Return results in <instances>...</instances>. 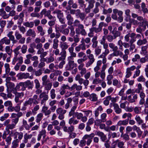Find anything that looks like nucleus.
I'll return each mask as SVG.
<instances>
[{
	"mask_svg": "<svg viewBox=\"0 0 148 148\" xmlns=\"http://www.w3.org/2000/svg\"><path fill=\"white\" fill-rule=\"evenodd\" d=\"M15 125L13 123L10 124L8 126L6 127L5 129L6 130L8 131L12 130L15 127Z\"/></svg>",
	"mask_w": 148,
	"mask_h": 148,
	"instance_id": "obj_64",
	"label": "nucleus"
},
{
	"mask_svg": "<svg viewBox=\"0 0 148 148\" xmlns=\"http://www.w3.org/2000/svg\"><path fill=\"white\" fill-rule=\"evenodd\" d=\"M114 143L118 144V146L120 148H124V143L123 142L120 141L119 140H117L114 142Z\"/></svg>",
	"mask_w": 148,
	"mask_h": 148,
	"instance_id": "obj_57",
	"label": "nucleus"
},
{
	"mask_svg": "<svg viewBox=\"0 0 148 148\" xmlns=\"http://www.w3.org/2000/svg\"><path fill=\"white\" fill-rule=\"evenodd\" d=\"M93 32L95 33H98L101 32L102 30L99 27H93L90 28Z\"/></svg>",
	"mask_w": 148,
	"mask_h": 148,
	"instance_id": "obj_62",
	"label": "nucleus"
},
{
	"mask_svg": "<svg viewBox=\"0 0 148 148\" xmlns=\"http://www.w3.org/2000/svg\"><path fill=\"white\" fill-rule=\"evenodd\" d=\"M78 28L76 29L75 31L77 34H81L83 36H85L86 34V32L84 29V25L82 24Z\"/></svg>",
	"mask_w": 148,
	"mask_h": 148,
	"instance_id": "obj_9",
	"label": "nucleus"
},
{
	"mask_svg": "<svg viewBox=\"0 0 148 148\" xmlns=\"http://www.w3.org/2000/svg\"><path fill=\"white\" fill-rule=\"evenodd\" d=\"M14 136L15 139H17L20 141L23 137V134L21 132H16L14 133Z\"/></svg>",
	"mask_w": 148,
	"mask_h": 148,
	"instance_id": "obj_20",
	"label": "nucleus"
},
{
	"mask_svg": "<svg viewBox=\"0 0 148 148\" xmlns=\"http://www.w3.org/2000/svg\"><path fill=\"white\" fill-rule=\"evenodd\" d=\"M10 39L6 37H4L0 40V44L8 45L10 44Z\"/></svg>",
	"mask_w": 148,
	"mask_h": 148,
	"instance_id": "obj_18",
	"label": "nucleus"
},
{
	"mask_svg": "<svg viewBox=\"0 0 148 148\" xmlns=\"http://www.w3.org/2000/svg\"><path fill=\"white\" fill-rule=\"evenodd\" d=\"M95 48V54L96 56H98L101 53V49L99 47H97Z\"/></svg>",
	"mask_w": 148,
	"mask_h": 148,
	"instance_id": "obj_55",
	"label": "nucleus"
},
{
	"mask_svg": "<svg viewBox=\"0 0 148 148\" xmlns=\"http://www.w3.org/2000/svg\"><path fill=\"white\" fill-rule=\"evenodd\" d=\"M78 28L76 29L75 31L77 34H81L83 36H85L86 34V32L84 29V25L82 24Z\"/></svg>",
	"mask_w": 148,
	"mask_h": 148,
	"instance_id": "obj_10",
	"label": "nucleus"
},
{
	"mask_svg": "<svg viewBox=\"0 0 148 148\" xmlns=\"http://www.w3.org/2000/svg\"><path fill=\"white\" fill-rule=\"evenodd\" d=\"M4 66L6 74H8L10 71V67L9 64L7 63H5L4 64Z\"/></svg>",
	"mask_w": 148,
	"mask_h": 148,
	"instance_id": "obj_52",
	"label": "nucleus"
},
{
	"mask_svg": "<svg viewBox=\"0 0 148 148\" xmlns=\"http://www.w3.org/2000/svg\"><path fill=\"white\" fill-rule=\"evenodd\" d=\"M89 99L91 101H96L97 100L96 95L95 93H92L90 95Z\"/></svg>",
	"mask_w": 148,
	"mask_h": 148,
	"instance_id": "obj_48",
	"label": "nucleus"
},
{
	"mask_svg": "<svg viewBox=\"0 0 148 148\" xmlns=\"http://www.w3.org/2000/svg\"><path fill=\"white\" fill-rule=\"evenodd\" d=\"M46 131L45 130H42L39 132V134L38 135L37 140L38 141L40 140L41 137L42 136L44 138H45L46 137Z\"/></svg>",
	"mask_w": 148,
	"mask_h": 148,
	"instance_id": "obj_21",
	"label": "nucleus"
},
{
	"mask_svg": "<svg viewBox=\"0 0 148 148\" xmlns=\"http://www.w3.org/2000/svg\"><path fill=\"white\" fill-rule=\"evenodd\" d=\"M26 35L27 36H31L34 38L36 36V34L34 30L30 28L27 32Z\"/></svg>",
	"mask_w": 148,
	"mask_h": 148,
	"instance_id": "obj_19",
	"label": "nucleus"
},
{
	"mask_svg": "<svg viewBox=\"0 0 148 148\" xmlns=\"http://www.w3.org/2000/svg\"><path fill=\"white\" fill-rule=\"evenodd\" d=\"M23 57L20 54L18 56L14 57L13 59L12 63L13 65H14L16 62L18 61L17 63L22 64L23 62Z\"/></svg>",
	"mask_w": 148,
	"mask_h": 148,
	"instance_id": "obj_13",
	"label": "nucleus"
},
{
	"mask_svg": "<svg viewBox=\"0 0 148 148\" xmlns=\"http://www.w3.org/2000/svg\"><path fill=\"white\" fill-rule=\"evenodd\" d=\"M19 142V140L16 139L14 140L12 143V148H16L18 146V143Z\"/></svg>",
	"mask_w": 148,
	"mask_h": 148,
	"instance_id": "obj_56",
	"label": "nucleus"
},
{
	"mask_svg": "<svg viewBox=\"0 0 148 148\" xmlns=\"http://www.w3.org/2000/svg\"><path fill=\"white\" fill-rule=\"evenodd\" d=\"M135 119L139 125H140L143 123V120L141 119L140 117L139 116L137 115L135 118Z\"/></svg>",
	"mask_w": 148,
	"mask_h": 148,
	"instance_id": "obj_58",
	"label": "nucleus"
},
{
	"mask_svg": "<svg viewBox=\"0 0 148 148\" xmlns=\"http://www.w3.org/2000/svg\"><path fill=\"white\" fill-rule=\"evenodd\" d=\"M82 87L81 85H77L76 84H74L71 87V90H73L75 89L77 91H80L82 90Z\"/></svg>",
	"mask_w": 148,
	"mask_h": 148,
	"instance_id": "obj_22",
	"label": "nucleus"
},
{
	"mask_svg": "<svg viewBox=\"0 0 148 148\" xmlns=\"http://www.w3.org/2000/svg\"><path fill=\"white\" fill-rule=\"evenodd\" d=\"M67 26V24L61 25L60 27H58V29L60 30V32L64 35H68L69 32V29L68 28H65Z\"/></svg>",
	"mask_w": 148,
	"mask_h": 148,
	"instance_id": "obj_7",
	"label": "nucleus"
},
{
	"mask_svg": "<svg viewBox=\"0 0 148 148\" xmlns=\"http://www.w3.org/2000/svg\"><path fill=\"white\" fill-rule=\"evenodd\" d=\"M147 43V41L146 39L144 38L143 40L139 39L138 40L137 44L138 46H141L146 44Z\"/></svg>",
	"mask_w": 148,
	"mask_h": 148,
	"instance_id": "obj_32",
	"label": "nucleus"
},
{
	"mask_svg": "<svg viewBox=\"0 0 148 148\" xmlns=\"http://www.w3.org/2000/svg\"><path fill=\"white\" fill-rule=\"evenodd\" d=\"M56 108V107L55 106H51L50 108V110H48L47 107L45 106H44L42 108L41 111L43 113H44L46 116H47L48 117H49V114L51 113V111L52 112H54Z\"/></svg>",
	"mask_w": 148,
	"mask_h": 148,
	"instance_id": "obj_2",
	"label": "nucleus"
},
{
	"mask_svg": "<svg viewBox=\"0 0 148 148\" xmlns=\"http://www.w3.org/2000/svg\"><path fill=\"white\" fill-rule=\"evenodd\" d=\"M23 114L21 112H18L17 113H13L11 114V117L13 118L12 119V123L15 126L18 122L19 118L22 116Z\"/></svg>",
	"mask_w": 148,
	"mask_h": 148,
	"instance_id": "obj_3",
	"label": "nucleus"
},
{
	"mask_svg": "<svg viewBox=\"0 0 148 148\" xmlns=\"http://www.w3.org/2000/svg\"><path fill=\"white\" fill-rule=\"evenodd\" d=\"M23 25L27 27L32 28L34 26V23L33 21L26 22L23 23Z\"/></svg>",
	"mask_w": 148,
	"mask_h": 148,
	"instance_id": "obj_39",
	"label": "nucleus"
},
{
	"mask_svg": "<svg viewBox=\"0 0 148 148\" xmlns=\"http://www.w3.org/2000/svg\"><path fill=\"white\" fill-rule=\"evenodd\" d=\"M140 96L141 99L139 102V104L140 105H142L145 103V93L143 92H141L140 93Z\"/></svg>",
	"mask_w": 148,
	"mask_h": 148,
	"instance_id": "obj_24",
	"label": "nucleus"
},
{
	"mask_svg": "<svg viewBox=\"0 0 148 148\" xmlns=\"http://www.w3.org/2000/svg\"><path fill=\"white\" fill-rule=\"evenodd\" d=\"M42 40L40 39V38L38 37L36 38L35 40V42L37 44L40 43V42L41 43H44L45 42V39L44 37L42 38Z\"/></svg>",
	"mask_w": 148,
	"mask_h": 148,
	"instance_id": "obj_47",
	"label": "nucleus"
},
{
	"mask_svg": "<svg viewBox=\"0 0 148 148\" xmlns=\"http://www.w3.org/2000/svg\"><path fill=\"white\" fill-rule=\"evenodd\" d=\"M148 47L147 46H145L142 47L140 53V54L144 56L145 55L148 53V51L147 50Z\"/></svg>",
	"mask_w": 148,
	"mask_h": 148,
	"instance_id": "obj_26",
	"label": "nucleus"
},
{
	"mask_svg": "<svg viewBox=\"0 0 148 148\" xmlns=\"http://www.w3.org/2000/svg\"><path fill=\"white\" fill-rule=\"evenodd\" d=\"M59 40L55 38L53 40V49L58 48V47Z\"/></svg>",
	"mask_w": 148,
	"mask_h": 148,
	"instance_id": "obj_50",
	"label": "nucleus"
},
{
	"mask_svg": "<svg viewBox=\"0 0 148 148\" xmlns=\"http://www.w3.org/2000/svg\"><path fill=\"white\" fill-rule=\"evenodd\" d=\"M58 27H55V31L56 32V33H55V38L58 39L61 36V34L59 32H60V30L58 29Z\"/></svg>",
	"mask_w": 148,
	"mask_h": 148,
	"instance_id": "obj_49",
	"label": "nucleus"
},
{
	"mask_svg": "<svg viewBox=\"0 0 148 148\" xmlns=\"http://www.w3.org/2000/svg\"><path fill=\"white\" fill-rule=\"evenodd\" d=\"M65 12L66 13V17L67 21V25L69 26L73 24V18L69 13V12L66 11Z\"/></svg>",
	"mask_w": 148,
	"mask_h": 148,
	"instance_id": "obj_12",
	"label": "nucleus"
},
{
	"mask_svg": "<svg viewBox=\"0 0 148 148\" xmlns=\"http://www.w3.org/2000/svg\"><path fill=\"white\" fill-rule=\"evenodd\" d=\"M66 52L64 51H61L60 53V56L57 58V60L58 62H65V60L66 56Z\"/></svg>",
	"mask_w": 148,
	"mask_h": 148,
	"instance_id": "obj_15",
	"label": "nucleus"
},
{
	"mask_svg": "<svg viewBox=\"0 0 148 148\" xmlns=\"http://www.w3.org/2000/svg\"><path fill=\"white\" fill-rule=\"evenodd\" d=\"M95 134L94 133H92L90 134H86L83 137V139L84 140L86 139H87L90 138L92 139L94 136Z\"/></svg>",
	"mask_w": 148,
	"mask_h": 148,
	"instance_id": "obj_54",
	"label": "nucleus"
},
{
	"mask_svg": "<svg viewBox=\"0 0 148 148\" xmlns=\"http://www.w3.org/2000/svg\"><path fill=\"white\" fill-rule=\"evenodd\" d=\"M9 116V114L8 113L4 114L3 115L1 116L0 118V120L1 121H3L5 120H6Z\"/></svg>",
	"mask_w": 148,
	"mask_h": 148,
	"instance_id": "obj_63",
	"label": "nucleus"
},
{
	"mask_svg": "<svg viewBox=\"0 0 148 148\" xmlns=\"http://www.w3.org/2000/svg\"><path fill=\"white\" fill-rule=\"evenodd\" d=\"M59 20V22L62 24L64 25L65 24V19L64 18V14L58 18Z\"/></svg>",
	"mask_w": 148,
	"mask_h": 148,
	"instance_id": "obj_60",
	"label": "nucleus"
},
{
	"mask_svg": "<svg viewBox=\"0 0 148 148\" xmlns=\"http://www.w3.org/2000/svg\"><path fill=\"white\" fill-rule=\"evenodd\" d=\"M118 48L117 47L112 51H113V54L114 56H118L119 55L122 56L123 55V53L120 52L119 50H118Z\"/></svg>",
	"mask_w": 148,
	"mask_h": 148,
	"instance_id": "obj_40",
	"label": "nucleus"
},
{
	"mask_svg": "<svg viewBox=\"0 0 148 148\" xmlns=\"http://www.w3.org/2000/svg\"><path fill=\"white\" fill-rule=\"evenodd\" d=\"M38 97L37 95H34L32 98H30L27 101L31 105L33 103L34 104L36 105L39 103L38 102L37 100Z\"/></svg>",
	"mask_w": 148,
	"mask_h": 148,
	"instance_id": "obj_14",
	"label": "nucleus"
},
{
	"mask_svg": "<svg viewBox=\"0 0 148 148\" xmlns=\"http://www.w3.org/2000/svg\"><path fill=\"white\" fill-rule=\"evenodd\" d=\"M84 67H77L78 69L80 71V73L82 76L85 74L86 72V69Z\"/></svg>",
	"mask_w": 148,
	"mask_h": 148,
	"instance_id": "obj_36",
	"label": "nucleus"
},
{
	"mask_svg": "<svg viewBox=\"0 0 148 148\" xmlns=\"http://www.w3.org/2000/svg\"><path fill=\"white\" fill-rule=\"evenodd\" d=\"M52 13L54 14H56L57 18L63 14V13L62 12L61 10L58 9L54 10Z\"/></svg>",
	"mask_w": 148,
	"mask_h": 148,
	"instance_id": "obj_37",
	"label": "nucleus"
},
{
	"mask_svg": "<svg viewBox=\"0 0 148 148\" xmlns=\"http://www.w3.org/2000/svg\"><path fill=\"white\" fill-rule=\"evenodd\" d=\"M33 87V82L30 80H27L24 82H21L16 85L18 89L23 91L25 90L26 88L28 89L32 90Z\"/></svg>",
	"mask_w": 148,
	"mask_h": 148,
	"instance_id": "obj_1",
	"label": "nucleus"
},
{
	"mask_svg": "<svg viewBox=\"0 0 148 148\" xmlns=\"http://www.w3.org/2000/svg\"><path fill=\"white\" fill-rule=\"evenodd\" d=\"M50 95L51 98L54 99L56 97V95L55 93V90L53 88L51 90L50 92Z\"/></svg>",
	"mask_w": 148,
	"mask_h": 148,
	"instance_id": "obj_44",
	"label": "nucleus"
},
{
	"mask_svg": "<svg viewBox=\"0 0 148 148\" xmlns=\"http://www.w3.org/2000/svg\"><path fill=\"white\" fill-rule=\"evenodd\" d=\"M60 46L62 49L61 51H64L65 52H66L65 50L67 49L69 47V45H68L67 42H60Z\"/></svg>",
	"mask_w": 148,
	"mask_h": 148,
	"instance_id": "obj_23",
	"label": "nucleus"
},
{
	"mask_svg": "<svg viewBox=\"0 0 148 148\" xmlns=\"http://www.w3.org/2000/svg\"><path fill=\"white\" fill-rule=\"evenodd\" d=\"M113 107L115 112L118 114H119L122 112L121 109L119 108L117 103H114Z\"/></svg>",
	"mask_w": 148,
	"mask_h": 148,
	"instance_id": "obj_29",
	"label": "nucleus"
},
{
	"mask_svg": "<svg viewBox=\"0 0 148 148\" xmlns=\"http://www.w3.org/2000/svg\"><path fill=\"white\" fill-rule=\"evenodd\" d=\"M101 80L99 78H94L92 81V84H94L97 85L101 83Z\"/></svg>",
	"mask_w": 148,
	"mask_h": 148,
	"instance_id": "obj_59",
	"label": "nucleus"
},
{
	"mask_svg": "<svg viewBox=\"0 0 148 148\" xmlns=\"http://www.w3.org/2000/svg\"><path fill=\"white\" fill-rule=\"evenodd\" d=\"M125 19L127 21H130V10L127 9L125 11Z\"/></svg>",
	"mask_w": 148,
	"mask_h": 148,
	"instance_id": "obj_45",
	"label": "nucleus"
},
{
	"mask_svg": "<svg viewBox=\"0 0 148 148\" xmlns=\"http://www.w3.org/2000/svg\"><path fill=\"white\" fill-rule=\"evenodd\" d=\"M107 116V114L106 113H103L101 115V119H97L96 120L95 122V125H97V122H99V123L101 122H105L106 121V117ZM98 124H97L98 125Z\"/></svg>",
	"mask_w": 148,
	"mask_h": 148,
	"instance_id": "obj_16",
	"label": "nucleus"
},
{
	"mask_svg": "<svg viewBox=\"0 0 148 148\" xmlns=\"http://www.w3.org/2000/svg\"><path fill=\"white\" fill-rule=\"evenodd\" d=\"M53 56V55L50 56L47 59L44 58L43 59V61L46 62L47 63H50L53 62L54 60V58Z\"/></svg>",
	"mask_w": 148,
	"mask_h": 148,
	"instance_id": "obj_35",
	"label": "nucleus"
},
{
	"mask_svg": "<svg viewBox=\"0 0 148 148\" xmlns=\"http://www.w3.org/2000/svg\"><path fill=\"white\" fill-rule=\"evenodd\" d=\"M97 135L100 137L101 141L103 142H105L107 139L106 135L103 132L99 131L97 132Z\"/></svg>",
	"mask_w": 148,
	"mask_h": 148,
	"instance_id": "obj_17",
	"label": "nucleus"
},
{
	"mask_svg": "<svg viewBox=\"0 0 148 148\" xmlns=\"http://www.w3.org/2000/svg\"><path fill=\"white\" fill-rule=\"evenodd\" d=\"M5 50L6 53L9 56H11L12 51L10 47L9 46H6L5 48Z\"/></svg>",
	"mask_w": 148,
	"mask_h": 148,
	"instance_id": "obj_34",
	"label": "nucleus"
},
{
	"mask_svg": "<svg viewBox=\"0 0 148 148\" xmlns=\"http://www.w3.org/2000/svg\"><path fill=\"white\" fill-rule=\"evenodd\" d=\"M89 83V81L88 79H83L80 82L79 84L80 85H81L83 84L86 88V86L88 85Z\"/></svg>",
	"mask_w": 148,
	"mask_h": 148,
	"instance_id": "obj_53",
	"label": "nucleus"
},
{
	"mask_svg": "<svg viewBox=\"0 0 148 148\" xmlns=\"http://www.w3.org/2000/svg\"><path fill=\"white\" fill-rule=\"evenodd\" d=\"M128 121L129 119L123 121H119L117 123V125L118 126H121V125H126L128 124Z\"/></svg>",
	"mask_w": 148,
	"mask_h": 148,
	"instance_id": "obj_33",
	"label": "nucleus"
},
{
	"mask_svg": "<svg viewBox=\"0 0 148 148\" xmlns=\"http://www.w3.org/2000/svg\"><path fill=\"white\" fill-rule=\"evenodd\" d=\"M43 85L44 86L45 90L48 91L51 89L52 84V83L49 82L43 84Z\"/></svg>",
	"mask_w": 148,
	"mask_h": 148,
	"instance_id": "obj_30",
	"label": "nucleus"
},
{
	"mask_svg": "<svg viewBox=\"0 0 148 148\" xmlns=\"http://www.w3.org/2000/svg\"><path fill=\"white\" fill-rule=\"evenodd\" d=\"M129 105V103L126 101L124 103H122L120 105V107L122 108H125V110L127 111H130V108L128 106H126Z\"/></svg>",
	"mask_w": 148,
	"mask_h": 148,
	"instance_id": "obj_27",
	"label": "nucleus"
},
{
	"mask_svg": "<svg viewBox=\"0 0 148 148\" xmlns=\"http://www.w3.org/2000/svg\"><path fill=\"white\" fill-rule=\"evenodd\" d=\"M87 59V58H80L77 60V63L79 65L78 67L84 66V64L83 63Z\"/></svg>",
	"mask_w": 148,
	"mask_h": 148,
	"instance_id": "obj_28",
	"label": "nucleus"
},
{
	"mask_svg": "<svg viewBox=\"0 0 148 148\" xmlns=\"http://www.w3.org/2000/svg\"><path fill=\"white\" fill-rule=\"evenodd\" d=\"M49 99V96L48 95L46 94L45 92L43 91L40 94L38 100H41L40 103L41 105L44 104H45L46 101Z\"/></svg>",
	"mask_w": 148,
	"mask_h": 148,
	"instance_id": "obj_5",
	"label": "nucleus"
},
{
	"mask_svg": "<svg viewBox=\"0 0 148 148\" xmlns=\"http://www.w3.org/2000/svg\"><path fill=\"white\" fill-rule=\"evenodd\" d=\"M97 36H94L92 38L91 41L92 43V47L93 48H96L97 46L98 42L97 41Z\"/></svg>",
	"mask_w": 148,
	"mask_h": 148,
	"instance_id": "obj_25",
	"label": "nucleus"
},
{
	"mask_svg": "<svg viewBox=\"0 0 148 148\" xmlns=\"http://www.w3.org/2000/svg\"><path fill=\"white\" fill-rule=\"evenodd\" d=\"M89 60L86 63V67L88 68L90 67L95 61V59L94 58L93 54H91L88 56Z\"/></svg>",
	"mask_w": 148,
	"mask_h": 148,
	"instance_id": "obj_11",
	"label": "nucleus"
},
{
	"mask_svg": "<svg viewBox=\"0 0 148 148\" xmlns=\"http://www.w3.org/2000/svg\"><path fill=\"white\" fill-rule=\"evenodd\" d=\"M45 69H39L35 71V75L36 77H39L41 75L42 73V71H44Z\"/></svg>",
	"mask_w": 148,
	"mask_h": 148,
	"instance_id": "obj_42",
	"label": "nucleus"
},
{
	"mask_svg": "<svg viewBox=\"0 0 148 148\" xmlns=\"http://www.w3.org/2000/svg\"><path fill=\"white\" fill-rule=\"evenodd\" d=\"M14 35L16 40H17L23 37L22 35L18 30H16L15 32Z\"/></svg>",
	"mask_w": 148,
	"mask_h": 148,
	"instance_id": "obj_46",
	"label": "nucleus"
},
{
	"mask_svg": "<svg viewBox=\"0 0 148 148\" xmlns=\"http://www.w3.org/2000/svg\"><path fill=\"white\" fill-rule=\"evenodd\" d=\"M43 116V114L42 113H40L38 114L37 116V118L36 119V122L37 123L39 122L42 119Z\"/></svg>",
	"mask_w": 148,
	"mask_h": 148,
	"instance_id": "obj_61",
	"label": "nucleus"
},
{
	"mask_svg": "<svg viewBox=\"0 0 148 148\" xmlns=\"http://www.w3.org/2000/svg\"><path fill=\"white\" fill-rule=\"evenodd\" d=\"M21 48V46L19 45L17 46L14 50L13 52L14 53V57L18 56V55L20 54L19 50Z\"/></svg>",
	"mask_w": 148,
	"mask_h": 148,
	"instance_id": "obj_38",
	"label": "nucleus"
},
{
	"mask_svg": "<svg viewBox=\"0 0 148 148\" xmlns=\"http://www.w3.org/2000/svg\"><path fill=\"white\" fill-rule=\"evenodd\" d=\"M36 46V44L34 43L30 44V47L28 49V51L29 53H33L35 52V50L33 48L34 47Z\"/></svg>",
	"mask_w": 148,
	"mask_h": 148,
	"instance_id": "obj_43",
	"label": "nucleus"
},
{
	"mask_svg": "<svg viewBox=\"0 0 148 148\" xmlns=\"http://www.w3.org/2000/svg\"><path fill=\"white\" fill-rule=\"evenodd\" d=\"M67 111L65 109H63L61 108H58L56 110V112L57 114H59L58 118L62 120L64 118V114Z\"/></svg>",
	"mask_w": 148,
	"mask_h": 148,
	"instance_id": "obj_6",
	"label": "nucleus"
},
{
	"mask_svg": "<svg viewBox=\"0 0 148 148\" xmlns=\"http://www.w3.org/2000/svg\"><path fill=\"white\" fill-rule=\"evenodd\" d=\"M30 74L29 73H23L19 74V78L20 79H27L29 77Z\"/></svg>",
	"mask_w": 148,
	"mask_h": 148,
	"instance_id": "obj_41",
	"label": "nucleus"
},
{
	"mask_svg": "<svg viewBox=\"0 0 148 148\" xmlns=\"http://www.w3.org/2000/svg\"><path fill=\"white\" fill-rule=\"evenodd\" d=\"M103 48L105 49L104 51L98 57V58H102L103 62L104 63L106 61V60H107L106 57L110 53V51L108 48V45L104 46V47Z\"/></svg>",
	"mask_w": 148,
	"mask_h": 148,
	"instance_id": "obj_4",
	"label": "nucleus"
},
{
	"mask_svg": "<svg viewBox=\"0 0 148 148\" xmlns=\"http://www.w3.org/2000/svg\"><path fill=\"white\" fill-rule=\"evenodd\" d=\"M68 64L66 66V70L68 71H71L73 69L74 67H76L77 66V64L75 63L74 60H68Z\"/></svg>",
	"mask_w": 148,
	"mask_h": 148,
	"instance_id": "obj_8",
	"label": "nucleus"
},
{
	"mask_svg": "<svg viewBox=\"0 0 148 148\" xmlns=\"http://www.w3.org/2000/svg\"><path fill=\"white\" fill-rule=\"evenodd\" d=\"M21 53L23 54H25L26 53L27 49V45H26L23 44L22 47H21Z\"/></svg>",
	"mask_w": 148,
	"mask_h": 148,
	"instance_id": "obj_51",
	"label": "nucleus"
},
{
	"mask_svg": "<svg viewBox=\"0 0 148 148\" xmlns=\"http://www.w3.org/2000/svg\"><path fill=\"white\" fill-rule=\"evenodd\" d=\"M37 29L38 32L40 33V35L41 36H43L45 34V32L44 30H43V28L41 26H38L37 27Z\"/></svg>",
	"mask_w": 148,
	"mask_h": 148,
	"instance_id": "obj_31",
	"label": "nucleus"
}]
</instances>
